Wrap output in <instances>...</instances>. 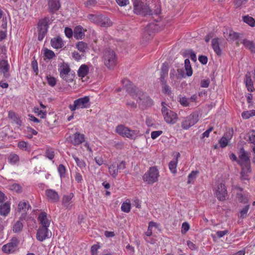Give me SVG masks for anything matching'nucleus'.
I'll return each mask as SVG.
<instances>
[{
    "label": "nucleus",
    "mask_w": 255,
    "mask_h": 255,
    "mask_svg": "<svg viewBox=\"0 0 255 255\" xmlns=\"http://www.w3.org/2000/svg\"><path fill=\"white\" fill-rule=\"evenodd\" d=\"M130 96L133 98H137L136 102L141 108L151 106L153 104L152 100L146 94L139 91L135 87H134L133 91L130 92Z\"/></svg>",
    "instance_id": "obj_1"
},
{
    "label": "nucleus",
    "mask_w": 255,
    "mask_h": 255,
    "mask_svg": "<svg viewBox=\"0 0 255 255\" xmlns=\"http://www.w3.org/2000/svg\"><path fill=\"white\" fill-rule=\"evenodd\" d=\"M161 105V112L165 122L169 124H175L178 119L177 115L167 108L168 105L165 102H162Z\"/></svg>",
    "instance_id": "obj_2"
},
{
    "label": "nucleus",
    "mask_w": 255,
    "mask_h": 255,
    "mask_svg": "<svg viewBox=\"0 0 255 255\" xmlns=\"http://www.w3.org/2000/svg\"><path fill=\"white\" fill-rule=\"evenodd\" d=\"M159 172L156 167H151L143 174L142 180L148 184H152L158 180Z\"/></svg>",
    "instance_id": "obj_3"
},
{
    "label": "nucleus",
    "mask_w": 255,
    "mask_h": 255,
    "mask_svg": "<svg viewBox=\"0 0 255 255\" xmlns=\"http://www.w3.org/2000/svg\"><path fill=\"white\" fill-rule=\"evenodd\" d=\"M198 121V114L197 112H193L183 119L181 123V126L183 129L187 130L194 126Z\"/></svg>",
    "instance_id": "obj_4"
},
{
    "label": "nucleus",
    "mask_w": 255,
    "mask_h": 255,
    "mask_svg": "<svg viewBox=\"0 0 255 255\" xmlns=\"http://www.w3.org/2000/svg\"><path fill=\"white\" fill-rule=\"evenodd\" d=\"M90 106V98L88 96L83 97L75 100L73 104L70 105L69 109L72 112L80 109H86Z\"/></svg>",
    "instance_id": "obj_5"
},
{
    "label": "nucleus",
    "mask_w": 255,
    "mask_h": 255,
    "mask_svg": "<svg viewBox=\"0 0 255 255\" xmlns=\"http://www.w3.org/2000/svg\"><path fill=\"white\" fill-rule=\"evenodd\" d=\"M60 72V76L61 78L67 82H71L74 78V75L70 74V68L68 64L63 63L59 67L58 69Z\"/></svg>",
    "instance_id": "obj_6"
},
{
    "label": "nucleus",
    "mask_w": 255,
    "mask_h": 255,
    "mask_svg": "<svg viewBox=\"0 0 255 255\" xmlns=\"http://www.w3.org/2000/svg\"><path fill=\"white\" fill-rule=\"evenodd\" d=\"M104 63L108 68L114 67L117 63V59L114 51L107 49L104 54Z\"/></svg>",
    "instance_id": "obj_7"
},
{
    "label": "nucleus",
    "mask_w": 255,
    "mask_h": 255,
    "mask_svg": "<svg viewBox=\"0 0 255 255\" xmlns=\"http://www.w3.org/2000/svg\"><path fill=\"white\" fill-rule=\"evenodd\" d=\"M238 155V163L242 168L246 169V168H247L249 169L251 167V163L248 153L243 148H241Z\"/></svg>",
    "instance_id": "obj_8"
},
{
    "label": "nucleus",
    "mask_w": 255,
    "mask_h": 255,
    "mask_svg": "<svg viewBox=\"0 0 255 255\" xmlns=\"http://www.w3.org/2000/svg\"><path fill=\"white\" fill-rule=\"evenodd\" d=\"M49 21V18L45 17L43 19H40L38 23V39L39 41L43 40L47 33Z\"/></svg>",
    "instance_id": "obj_9"
},
{
    "label": "nucleus",
    "mask_w": 255,
    "mask_h": 255,
    "mask_svg": "<svg viewBox=\"0 0 255 255\" xmlns=\"http://www.w3.org/2000/svg\"><path fill=\"white\" fill-rule=\"evenodd\" d=\"M126 82L128 84L129 87L127 86H125L122 89H118L117 91H120L121 90L126 91L128 93V95L127 96L128 101L127 103V105L131 109H134L136 107V104L134 101H131L130 99H133L132 97L130 96V92H133L134 89V87L131 84V83L128 80ZM136 100L137 98H134Z\"/></svg>",
    "instance_id": "obj_10"
},
{
    "label": "nucleus",
    "mask_w": 255,
    "mask_h": 255,
    "mask_svg": "<svg viewBox=\"0 0 255 255\" xmlns=\"http://www.w3.org/2000/svg\"><path fill=\"white\" fill-rule=\"evenodd\" d=\"M215 194L218 200L223 201L226 199L227 196V191L223 183L218 184L215 189Z\"/></svg>",
    "instance_id": "obj_11"
},
{
    "label": "nucleus",
    "mask_w": 255,
    "mask_h": 255,
    "mask_svg": "<svg viewBox=\"0 0 255 255\" xmlns=\"http://www.w3.org/2000/svg\"><path fill=\"white\" fill-rule=\"evenodd\" d=\"M51 236V232L46 227H40L36 233V239L40 242H43L46 239L50 238Z\"/></svg>",
    "instance_id": "obj_12"
},
{
    "label": "nucleus",
    "mask_w": 255,
    "mask_h": 255,
    "mask_svg": "<svg viewBox=\"0 0 255 255\" xmlns=\"http://www.w3.org/2000/svg\"><path fill=\"white\" fill-rule=\"evenodd\" d=\"M134 11L137 14H150V11L147 7H143V3L138 0H136L133 2Z\"/></svg>",
    "instance_id": "obj_13"
},
{
    "label": "nucleus",
    "mask_w": 255,
    "mask_h": 255,
    "mask_svg": "<svg viewBox=\"0 0 255 255\" xmlns=\"http://www.w3.org/2000/svg\"><path fill=\"white\" fill-rule=\"evenodd\" d=\"M17 246V240L16 239H13L10 243L3 246L2 250L3 252L5 253H12L16 250Z\"/></svg>",
    "instance_id": "obj_14"
},
{
    "label": "nucleus",
    "mask_w": 255,
    "mask_h": 255,
    "mask_svg": "<svg viewBox=\"0 0 255 255\" xmlns=\"http://www.w3.org/2000/svg\"><path fill=\"white\" fill-rule=\"evenodd\" d=\"M38 220L41 225V227L49 228L51 219L50 217L44 212H41L39 214Z\"/></svg>",
    "instance_id": "obj_15"
},
{
    "label": "nucleus",
    "mask_w": 255,
    "mask_h": 255,
    "mask_svg": "<svg viewBox=\"0 0 255 255\" xmlns=\"http://www.w3.org/2000/svg\"><path fill=\"white\" fill-rule=\"evenodd\" d=\"M233 134V129H229L225 135L220 139L219 143L222 148L225 147L231 139Z\"/></svg>",
    "instance_id": "obj_16"
},
{
    "label": "nucleus",
    "mask_w": 255,
    "mask_h": 255,
    "mask_svg": "<svg viewBox=\"0 0 255 255\" xmlns=\"http://www.w3.org/2000/svg\"><path fill=\"white\" fill-rule=\"evenodd\" d=\"M250 197L249 194L244 193L242 188H237V198L240 202L244 204L247 203Z\"/></svg>",
    "instance_id": "obj_17"
},
{
    "label": "nucleus",
    "mask_w": 255,
    "mask_h": 255,
    "mask_svg": "<svg viewBox=\"0 0 255 255\" xmlns=\"http://www.w3.org/2000/svg\"><path fill=\"white\" fill-rule=\"evenodd\" d=\"M85 140V136L79 132L75 133L71 137V142L74 145H78L83 142Z\"/></svg>",
    "instance_id": "obj_18"
},
{
    "label": "nucleus",
    "mask_w": 255,
    "mask_h": 255,
    "mask_svg": "<svg viewBox=\"0 0 255 255\" xmlns=\"http://www.w3.org/2000/svg\"><path fill=\"white\" fill-rule=\"evenodd\" d=\"M45 194L48 199L52 202H56L59 201V197L57 192L52 189H47Z\"/></svg>",
    "instance_id": "obj_19"
},
{
    "label": "nucleus",
    "mask_w": 255,
    "mask_h": 255,
    "mask_svg": "<svg viewBox=\"0 0 255 255\" xmlns=\"http://www.w3.org/2000/svg\"><path fill=\"white\" fill-rule=\"evenodd\" d=\"M97 18L98 19L101 20L100 24L102 26L108 27V26H110L112 24V21L107 17H105V16H102L97 17L96 16L94 15H90L89 16L90 19Z\"/></svg>",
    "instance_id": "obj_20"
},
{
    "label": "nucleus",
    "mask_w": 255,
    "mask_h": 255,
    "mask_svg": "<svg viewBox=\"0 0 255 255\" xmlns=\"http://www.w3.org/2000/svg\"><path fill=\"white\" fill-rule=\"evenodd\" d=\"M180 153L178 152L175 159L171 160L169 163V168L171 173L175 174L177 172V165L178 161V158L180 157Z\"/></svg>",
    "instance_id": "obj_21"
},
{
    "label": "nucleus",
    "mask_w": 255,
    "mask_h": 255,
    "mask_svg": "<svg viewBox=\"0 0 255 255\" xmlns=\"http://www.w3.org/2000/svg\"><path fill=\"white\" fill-rule=\"evenodd\" d=\"M9 70V65L7 61L2 60L0 61V72L3 73L4 77H7Z\"/></svg>",
    "instance_id": "obj_22"
},
{
    "label": "nucleus",
    "mask_w": 255,
    "mask_h": 255,
    "mask_svg": "<svg viewBox=\"0 0 255 255\" xmlns=\"http://www.w3.org/2000/svg\"><path fill=\"white\" fill-rule=\"evenodd\" d=\"M128 131H127L126 134L124 135V137L131 139H134L140 135V133L138 130H131L128 128Z\"/></svg>",
    "instance_id": "obj_23"
},
{
    "label": "nucleus",
    "mask_w": 255,
    "mask_h": 255,
    "mask_svg": "<svg viewBox=\"0 0 255 255\" xmlns=\"http://www.w3.org/2000/svg\"><path fill=\"white\" fill-rule=\"evenodd\" d=\"M219 39L217 38H214L212 40V47L217 55L220 56L222 54V50L219 46Z\"/></svg>",
    "instance_id": "obj_24"
},
{
    "label": "nucleus",
    "mask_w": 255,
    "mask_h": 255,
    "mask_svg": "<svg viewBox=\"0 0 255 255\" xmlns=\"http://www.w3.org/2000/svg\"><path fill=\"white\" fill-rule=\"evenodd\" d=\"M51 45L53 48L58 49L62 48L64 45V43L62 39L59 37H57L51 40Z\"/></svg>",
    "instance_id": "obj_25"
},
{
    "label": "nucleus",
    "mask_w": 255,
    "mask_h": 255,
    "mask_svg": "<svg viewBox=\"0 0 255 255\" xmlns=\"http://www.w3.org/2000/svg\"><path fill=\"white\" fill-rule=\"evenodd\" d=\"M84 31L81 26H76L74 30V36L77 39H81L84 36Z\"/></svg>",
    "instance_id": "obj_26"
},
{
    "label": "nucleus",
    "mask_w": 255,
    "mask_h": 255,
    "mask_svg": "<svg viewBox=\"0 0 255 255\" xmlns=\"http://www.w3.org/2000/svg\"><path fill=\"white\" fill-rule=\"evenodd\" d=\"M48 6L50 11L54 12L59 9L60 4L58 0H49Z\"/></svg>",
    "instance_id": "obj_27"
},
{
    "label": "nucleus",
    "mask_w": 255,
    "mask_h": 255,
    "mask_svg": "<svg viewBox=\"0 0 255 255\" xmlns=\"http://www.w3.org/2000/svg\"><path fill=\"white\" fill-rule=\"evenodd\" d=\"M8 117L11 119L15 124L18 127H20L22 125V121L19 117L13 112L9 111L8 112Z\"/></svg>",
    "instance_id": "obj_28"
},
{
    "label": "nucleus",
    "mask_w": 255,
    "mask_h": 255,
    "mask_svg": "<svg viewBox=\"0 0 255 255\" xmlns=\"http://www.w3.org/2000/svg\"><path fill=\"white\" fill-rule=\"evenodd\" d=\"M245 83L248 90L250 92H253L254 90V87L250 73H248L246 74Z\"/></svg>",
    "instance_id": "obj_29"
},
{
    "label": "nucleus",
    "mask_w": 255,
    "mask_h": 255,
    "mask_svg": "<svg viewBox=\"0 0 255 255\" xmlns=\"http://www.w3.org/2000/svg\"><path fill=\"white\" fill-rule=\"evenodd\" d=\"M10 204L5 203L0 206V214L2 216H6L10 212Z\"/></svg>",
    "instance_id": "obj_30"
},
{
    "label": "nucleus",
    "mask_w": 255,
    "mask_h": 255,
    "mask_svg": "<svg viewBox=\"0 0 255 255\" xmlns=\"http://www.w3.org/2000/svg\"><path fill=\"white\" fill-rule=\"evenodd\" d=\"M30 207L28 203L25 201H20L18 205V211L25 214Z\"/></svg>",
    "instance_id": "obj_31"
},
{
    "label": "nucleus",
    "mask_w": 255,
    "mask_h": 255,
    "mask_svg": "<svg viewBox=\"0 0 255 255\" xmlns=\"http://www.w3.org/2000/svg\"><path fill=\"white\" fill-rule=\"evenodd\" d=\"M74 195L73 193H70L68 195H64L62 199V204L66 208H69L71 203V200Z\"/></svg>",
    "instance_id": "obj_32"
},
{
    "label": "nucleus",
    "mask_w": 255,
    "mask_h": 255,
    "mask_svg": "<svg viewBox=\"0 0 255 255\" xmlns=\"http://www.w3.org/2000/svg\"><path fill=\"white\" fill-rule=\"evenodd\" d=\"M88 67L87 65L83 64L80 67L78 71V75L80 77L83 78L88 74Z\"/></svg>",
    "instance_id": "obj_33"
},
{
    "label": "nucleus",
    "mask_w": 255,
    "mask_h": 255,
    "mask_svg": "<svg viewBox=\"0 0 255 255\" xmlns=\"http://www.w3.org/2000/svg\"><path fill=\"white\" fill-rule=\"evenodd\" d=\"M131 209L130 201L129 199L126 200L121 206V210L125 213H129Z\"/></svg>",
    "instance_id": "obj_34"
},
{
    "label": "nucleus",
    "mask_w": 255,
    "mask_h": 255,
    "mask_svg": "<svg viewBox=\"0 0 255 255\" xmlns=\"http://www.w3.org/2000/svg\"><path fill=\"white\" fill-rule=\"evenodd\" d=\"M109 172L110 175L115 178L118 174V168L116 164H112L109 167Z\"/></svg>",
    "instance_id": "obj_35"
},
{
    "label": "nucleus",
    "mask_w": 255,
    "mask_h": 255,
    "mask_svg": "<svg viewBox=\"0 0 255 255\" xmlns=\"http://www.w3.org/2000/svg\"><path fill=\"white\" fill-rule=\"evenodd\" d=\"M243 20L244 22L248 24L251 27H254L255 26V19L249 15H246L243 17Z\"/></svg>",
    "instance_id": "obj_36"
},
{
    "label": "nucleus",
    "mask_w": 255,
    "mask_h": 255,
    "mask_svg": "<svg viewBox=\"0 0 255 255\" xmlns=\"http://www.w3.org/2000/svg\"><path fill=\"white\" fill-rule=\"evenodd\" d=\"M72 156L74 159L75 161L76 162L77 165L79 168H80L81 169H83L86 167V164L83 160L79 159L74 154H72Z\"/></svg>",
    "instance_id": "obj_37"
},
{
    "label": "nucleus",
    "mask_w": 255,
    "mask_h": 255,
    "mask_svg": "<svg viewBox=\"0 0 255 255\" xmlns=\"http://www.w3.org/2000/svg\"><path fill=\"white\" fill-rule=\"evenodd\" d=\"M185 69L186 71V75L188 76H191L192 75V69L190 65V61L188 59H186L184 61Z\"/></svg>",
    "instance_id": "obj_38"
},
{
    "label": "nucleus",
    "mask_w": 255,
    "mask_h": 255,
    "mask_svg": "<svg viewBox=\"0 0 255 255\" xmlns=\"http://www.w3.org/2000/svg\"><path fill=\"white\" fill-rule=\"evenodd\" d=\"M7 159L8 162L12 165L16 164L19 160L18 156L14 153L10 154Z\"/></svg>",
    "instance_id": "obj_39"
},
{
    "label": "nucleus",
    "mask_w": 255,
    "mask_h": 255,
    "mask_svg": "<svg viewBox=\"0 0 255 255\" xmlns=\"http://www.w3.org/2000/svg\"><path fill=\"white\" fill-rule=\"evenodd\" d=\"M251 172V167L248 169H243L242 168V171L241 173V179L242 181H248L249 179V173Z\"/></svg>",
    "instance_id": "obj_40"
},
{
    "label": "nucleus",
    "mask_w": 255,
    "mask_h": 255,
    "mask_svg": "<svg viewBox=\"0 0 255 255\" xmlns=\"http://www.w3.org/2000/svg\"><path fill=\"white\" fill-rule=\"evenodd\" d=\"M76 48L81 52H85L88 49L87 43L83 41H80L76 44Z\"/></svg>",
    "instance_id": "obj_41"
},
{
    "label": "nucleus",
    "mask_w": 255,
    "mask_h": 255,
    "mask_svg": "<svg viewBox=\"0 0 255 255\" xmlns=\"http://www.w3.org/2000/svg\"><path fill=\"white\" fill-rule=\"evenodd\" d=\"M243 44L252 52H255V46L252 41L245 39L243 40Z\"/></svg>",
    "instance_id": "obj_42"
},
{
    "label": "nucleus",
    "mask_w": 255,
    "mask_h": 255,
    "mask_svg": "<svg viewBox=\"0 0 255 255\" xmlns=\"http://www.w3.org/2000/svg\"><path fill=\"white\" fill-rule=\"evenodd\" d=\"M57 169L60 178L61 179L65 178L66 176V169L65 166L61 164L59 165Z\"/></svg>",
    "instance_id": "obj_43"
},
{
    "label": "nucleus",
    "mask_w": 255,
    "mask_h": 255,
    "mask_svg": "<svg viewBox=\"0 0 255 255\" xmlns=\"http://www.w3.org/2000/svg\"><path fill=\"white\" fill-rule=\"evenodd\" d=\"M127 131H128V128L123 125H119L116 128V132L123 136L126 134Z\"/></svg>",
    "instance_id": "obj_44"
},
{
    "label": "nucleus",
    "mask_w": 255,
    "mask_h": 255,
    "mask_svg": "<svg viewBox=\"0 0 255 255\" xmlns=\"http://www.w3.org/2000/svg\"><path fill=\"white\" fill-rule=\"evenodd\" d=\"M160 23L159 22L150 23L147 28V30H151L153 31H157L161 29L159 27Z\"/></svg>",
    "instance_id": "obj_45"
},
{
    "label": "nucleus",
    "mask_w": 255,
    "mask_h": 255,
    "mask_svg": "<svg viewBox=\"0 0 255 255\" xmlns=\"http://www.w3.org/2000/svg\"><path fill=\"white\" fill-rule=\"evenodd\" d=\"M45 155L49 160H52L55 156L54 149L52 148L47 147L46 149Z\"/></svg>",
    "instance_id": "obj_46"
},
{
    "label": "nucleus",
    "mask_w": 255,
    "mask_h": 255,
    "mask_svg": "<svg viewBox=\"0 0 255 255\" xmlns=\"http://www.w3.org/2000/svg\"><path fill=\"white\" fill-rule=\"evenodd\" d=\"M242 116L244 119H248L252 117L255 116V110L245 111L242 114Z\"/></svg>",
    "instance_id": "obj_47"
},
{
    "label": "nucleus",
    "mask_w": 255,
    "mask_h": 255,
    "mask_svg": "<svg viewBox=\"0 0 255 255\" xmlns=\"http://www.w3.org/2000/svg\"><path fill=\"white\" fill-rule=\"evenodd\" d=\"M34 112L38 116L41 118H44L46 115V111L44 110H41L39 108H34Z\"/></svg>",
    "instance_id": "obj_48"
},
{
    "label": "nucleus",
    "mask_w": 255,
    "mask_h": 255,
    "mask_svg": "<svg viewBox=\"0 0 255 255\" xmlns=\"http://www.w3.org/2000/svg\"><path fill=\"white\" fill-rule=\"evenodd\" d=\"M185 54L188 57L190 58V59L194 62H195L197 60V57L195 53L191 50H186Z\"/></svg>",
    "instance_id": "obj_49"
},
{
    "label": "nucleus",
    "mask_w": 255,
    "mask_h": 255,
    "mask_svg": "<svg viewBox=\"0 0 255 255\" xmlns=\"http://www.w3.org/2000/svg\"><path fill=\"white\" fill-rule=\"evenodd\" d=\"M250 208V205H246L244 208H243L240 212V215L239 217L241 218H245L246 217L248 211Z\"/></svg>",
    "instance_id": "obj_50"
},
{
    "label": "nucleus",
    "mask_w": 255,
    "mask_h": 255,
    "mask_svg": "<svg viewBox=\"0 0 255 255\" xmlns=\"http://www.w3.org/2000/svg\"><path fill=\"white\" fill-rule=\"evenodd\" d=\"M22 223L20 221H17L13 225V230L15 233H18L22 230Z\"/></svg>",
    "instance_id": "obj_51"
},
{
    "label": "nucleus",
    "mask_w": 255,
    "mask_h": 255,
    "mask_svg": "<svg viewBox=\"0 0 255 255\" xmlns=\"http://www.w3.org/2000/svg\"><path fill=\"white\" fill-rule=\"evenodd\" d=\"M198 173V171H192L190 174L188 175V183H191L193 182L194 179L196 178Z\"/></svg>",
    "instance_id": "obj_52"
},
{
    "label": "nucleus",
    "mask_w": 255,
    "mask_h": 255,
    "mask_svg": "<svg viewBox=\"0 0 255 255\" xmlns=\"http://www.w3.org/2000/svg\"><path fill=\"white\" fill-rule=\"evenodd\" d=\"M180 104L183 107H187L190 104V100L185 97H183L179 99Z\"/></svg>",
    "instance_id": "obj_53"
},
{
    "label": "nucleus",
    "mask_w": 255,
    "mask_h": 255,
    "mask_svg": "<svg viewBox=\"0 0 255 255\" xmlns=\"http://www.w3.org/2000/svg\"><path fill=\"white\" fill-rule=\"evenodd\" d=\"M161 80L162 82V79H163V76H165L168 73V65L167 63H163L161 68Z\"/></svg>",
    "instance_id": "obj_54"
},
{
    "label": "nucleus",
    "mask_w": 255,
    "mask_h": 255,
    "mask_svg": "<svg viewBox=\"0 0 255 255\" xmlns=\"http://www.w3.org/2000/svg\"><path fill=\"white\" fill-rule=\"evenodd\" d=\"M17 146L19 149L22 150H28V144L27 142L24 141H19L18 143Z\"/></svg>",
    "instance_id": "obj_55"
},
{
    "label": "nucleus",
    "mask_w": 255,
    "mask_h": 255,
    "mask_svg": "<svg viewBox=\"0 0 255 255\" xmlns=\"http://www.w3.org/2000/svg\"><path fill=\"white\" fill-rule=\"evenodd\" d=\"M9 187V189L16 192H19L21 190L20 186L17 183H14L10 185Z\"/></svg>",
    "instance_id": "obj_56"
},
{
    "label": "nucleus",
    "mask_w": 255,
    "mask_h": 255,
    "mask_svg": "<svg viewBox=\"0 0 255 255\" xmlns=\"http://www.w3.org/2000/svg\"><path fill=\"white\" fill-rule=\"evenodd\" d=\"M46 79H47L48 84L50 86L53 87L56 85V80L54 77H53L50 75H48L46 77Z\"/></svg>",
    "instance_id": "obj_57"
},
{
    "label": "nucleus",
    "mask_w": 255,
    "mask_h": 255,
    "mask_svg": "<svg viewBox=\"0 0 255 255\" xmlns=\"http://www.w3.org/2000/svg\"><path fill=\"white\" fill-rule=\"evenodd\" d=\"M44 56L48 59H50L55 56L54 52L51 50L45 49L44 50Z\"/></svg>",
    "instance_id": "obj_58"
},
{
    "label": "nucleus",
    "mask_w": 255,
    "mask_h": 255,
    "mask_svg": "<svg viewBox=\"0 0 255 255\" xmlns=\"http://www.w3.org/2000/svg\"><path fill=\"white\" fill-rule=\"evenodd\" d=\"M148 229H150V231L152 233L155 229H158V225L154 222L151 221L148 224Z\"/></svg>",
    "instance_id": "obj_59"
},
{
    "label": "nucleus",
    "mask_w": 255,
    "mask_h": 255,
    "mask_svg": "<svg viewBox=\"0 0 255 255\" xmlns=\"http://www.w3.org/2000/svg\"><path fill=\"white\" fill-rule=\"evenodd\" d=\"M27 132L28 133L27 136L29 138H31L33 135L37 134V132L35 130L30 127L27 128Z\"/></svg>",
    "instance_id": "obj_60"
},
{
    "label": "nucleus",
    "mask_w": 255,
    "mask_h": 255,
    "mask_svg": "<svg viewBox=\"0 0 255 255\" xmlns=\"http://www.w3.org/2000/svg\"><path fill=\"white\" fill-rule=\"evenodd\" d=\"M64 32L66 37L69 38L72 37L73 35H74V32H73L72 29L69 27H66Z\"/></svg>",
    "instance_id": "obj_61"
},
{
    "label": "nucleus",
    "mask_w": 255,
    "mask_h": 255,
    "mask_svg": "<svg viewBox=\"0 0 255 255\" xmlns=\"http://www.w3.org/2000/svg\"><path fill=\"white\" fill-rule=\"evenodd\" d=\"M162 91L164 94L170 95L171 93L170 88L165 84H163Z\"/></svg>",
    "instance_id": "obj_62"
},
{
    "label": "nucleus",
    "mask_w": 255,
    "mask_h": 255,
    "mask_svg": "<svg viewBox=\"0 0 255 255\" xmlns=\"http://www.w3.org/2000/svg\"><path fill=\"white\" fill-rule=\"evenodd\" d=\"M162 133V130H156L152 131L151 133V137L153 139H156Z\"/></svg>",
    "instance_id": "obj_63"
},
{
    "label": "nucleus",
    "mask_w": 255,
    "mask_h": 255,
    "mask_svg": "<svg viewBox=\"0 0 255 255\" xmlns=\"http://www.w3.org/2000/svg\"><path fill=\"white\" fill-rule=\"evenodd\" d=\"M249 140L254 144H255V131H253L249 135Z\"/></svg>",
    "instance_id": "obj_64"
}]
</instances>
